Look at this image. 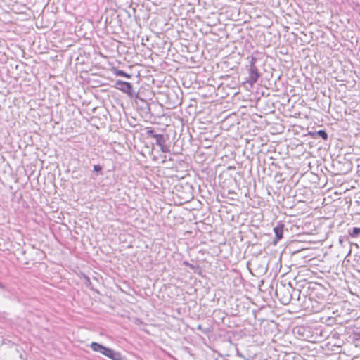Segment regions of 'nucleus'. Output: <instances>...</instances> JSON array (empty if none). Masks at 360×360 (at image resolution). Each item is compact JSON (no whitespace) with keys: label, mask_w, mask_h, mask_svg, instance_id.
<instances>
[{"label":"nucleus","mask_w":360,"mask_h":360,"mask_svg":"<svg viewBox=\"0 0 360 360\" xmlns=\"http://www.w3.org/2000/svg\"><path fill=\"white\" fill-rule=\"evenodd\" d=\"M276 292L283 304H288L290 302L292 295L289 288H285V286H283L279 289L277 288Z\"/></svg>","instance_id":"f257e3e1"},{"label":"nucleus","mask_w":360,"mask_h":360,"mask_svg":"<svg viewBox=\"0 0 360 360\" xmlns=\"http://www.w3.org/2000/svg\"><path fill=\"white\" fill-rule=\"evenodd\" d=\"M248 77L245 80V83L248 84L250 87L258 81V79L261 76L257 67L248 68Z\"/></svg>","instance_id":"f03ea898"},{"label":"nucleus","mask_w":360,"mask_h":360,"mask_svg":"<svg viewBox=\"0 0 360 360\" xmlns=\"http://www.w3.org/2000/svg\"><path fill=\"white\" fill-rule=\"evenodd\" d=\"M115 88L129 96H131L134 94L132 86L129 82L117 80L115 82Z\"/></svg>","instance_id":"7ed1b4c3"},{"label":"nucleus","mask_w":360,"mask_h":360,"mask_svg":"<svg viewBox=\"0 0 360 360\" xmlns=\"http://www.w3.org/2000/svg\"><path fill=\"white\" fill-rule=\"evenodd\" d=\"M90 347L92 349L93 351L102 354L104 356H105V354L107 353V352H108L109 349V347H106L96 342H91L90 345Z\"/></svg>","instance_id":"20e7f679"},{"label":"nucleus","mask_w":360,"mask_h":360,"mask_svg":"<svg viewBox=\"0 0 360 360\" xmlns=\"http://www.w3.org/2000/svg\"><path fill=\"white\" fill-rule=\"evenodd\" d=\"M284 224L279 221L274 228L276 240H279L283 238Z\"/></svg>","instance_id":"39448f33"},{"label":"nucleus","mask_w":360,"mask_h":360,"mask_svg":"<svg viewBox=\"0 0 360 360\" xmlns=\"http://www.w3.org/2000/svg\"><path fill=\"white\" fill-rule=\"evenodd\" d=\"M105 356L110 358L112 360H122V355L120 352L109 348L108 352L105 354Z\"/></svg>","instance_id":"423d86ee"},{"label":"nucleus","mask_w":360,"mask_h":360,"mask_svg":"<svg viewBox=\"0 0 360 360\" xmlns=\"http://www.w3.org/2000/svg\"><path fill=\"white\" fill-rule=\"evenodd\" d=\"M349 236L351 238L357 237L360 234V228L354 227L348 230Z\"/></svg>","instance_id":"0eeeda50"},{"label":"nucleus","mask_w":360,"mask_h":360,"mask_svg":"<svg viewBox=\"0 0 360 360\" xmlns=\"http://www.w3.org/2000/svg\"><path fill=\"white\" fill-rule=\"evenodd\" d=\"M155 139V143L158 146H162V145H164L165 143L166 140L164 137V135H162V134H158L157 136Z\"/></svg>","instance_id":"6e6552de"},{"label":"nucleus","mask_w":360,"mask_h":360,"mask_svg":"<svg viewBox=\"0 0 360 360\" xmlns=\"http://www.w3.org/2000/svg\"><path fill=\"white\" fill-rule=\"evenodd\" d=\"M115 75L117 76H122V77H127V78H129L131 77V75L126 73L125 72H124L123 70H117L115 72Z\"/></svg>","instance_id":"1a4fd4ad"},{"label":"nucleus","mask_w":360,"mask_h":360,"mask_svg":"<svg viewBox=\"0 0 360 360\" xmlns=\"http://www.w3.org/2000/svg\"><path fill=\"white\" fill-rule=\"evenodd\" d=\"M316 134L321 137L323 140H326L328 139V134L325 130L321 129L316 132Z\"/></svg>","instance_id":"9d476101"},{"label":"nucleus","mask_w":360,"mask_h":360,"mask_svg":"<svg viewBox=\"0 0 360 360\" xmlns=\"http://www.w3.org/2000/svg\"><path fill=\"white\" fill-rule=\"evenodd\" d=\"M257 61V58L255 56H252L250 57V62H249V68L257 67L256 65H255Z\"/></svg>","instance_id":"9b49d317"},{"label":"nucleus","mask_w":360,"mask_h":360,"mask_svg":"<svg viewBox=\"0 0 360 360\" xmlns=\"http://www.w3.org/2000/svg\"><path fill=\"white\" fill-rule=\"evenodd\" d=\"M146 134L148 137L155 138L158 135L153 129H148L146 131Z\"/></svg>","instance_id":"f8f14e48"},{"label":"nucleus","mask_w":360,"mask_h":360,"mask_svg":"<svg viewBox=\"0 0 360 360\" xmlns=\"http://www.w3.org/2000/svg\"><path fill=\"white\" fill-rule=\"evenodd\" d=\"M160 150L162 153H167L169 152V148L165 146V145H162V146H160Z\"/></svg>","instance_id":"ddd939ff"},{"label":"nucleus","mask_w":360,"mask_h":360,"mask_svg":"<svg viewBox=\"0 0 360 360\" xmlns=\"http://www.w3.org/2000/svg\"><path fill=\"white\" fill-rule=\"evenodd\" d=\"M183 264H184V266H189V267H190L191 269H194V268H195L194 265H193V264H190V263H189L188 262H187V261H184V262H183Z\"/></svg>","instance_id":"4468645a"},{"label":"nucleus","mask_w":360,"mask_h":360,"mask_svg":"<svg viewBox=\"0 0 360 360\" xmlns=\"http://www.w3.org/2000/svg\"><path fill=\"white\" fill-rule=\"evenodd\" d=\"M102 167L99 165H96L94 166V170L95 172H100L101 171Z\"/></svg>","instance_id":"2eb2a0df"},{"label":"nucleus","mask_w":360,"mask_h":360,"mask_svg":"<svg viewBox=\"0 0 360 360\" xmlns=\"http://www.w3.org/2000/svg\"><path fill=\"white\" fill-rule=\"evenodd\" d=\"M0 289L1 290H6V286L4 285V284L3 283H1L0 281Z\"/></svg>","instance_id":"dca6fc26"},{"label":"nucleus","mask_w":360,"mask_h":360,"mask_svg":"<svg viewBox=\"0 0 360 360\" xmlns=\"http://www.w3.org/2000/svg\"><path fill=\"white\" fill-rule=\"evenodd\" d=\"M85 278H86V283H87V284H90V283H91V282H90V280H89V277L86 276V277H85Z\"/></svg>","instance_id":"f3484780"},{"label":"nucleus","mask_w":360,"mask_h":360,"mask_svg":"<svg viewBox=\"0 0 360 360\" xmlns=\"http://www.w3.org/2000/svg\"><path fill=\"white\" fill-rule=\"evenodd\" d=\"M339 241H340V243H342V240L341 238L339 239Z\"/></svg>","instance_id":"a211bd4d"},{"label":"nucleus","mask_w":360,"mask_h":360,"mask_svg":"<svg viewBox=\"0 0 360 360\" xmlns=\"http://www.w3.org/2000/svg\"><path fill=\"white\" fill-rule=\"evenodd\" d=\"M357 339L360 340V335H359V338H357Z\"/></svg>","instance_id":"6ab92c4d"}]
</instances>
